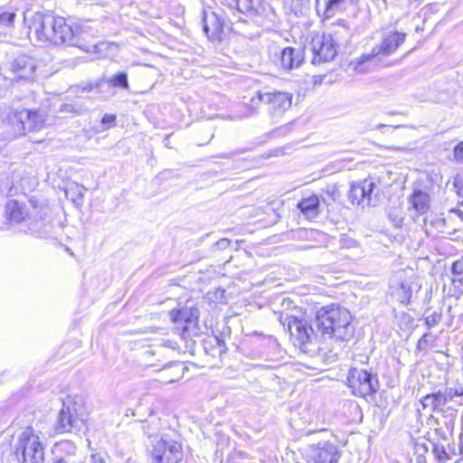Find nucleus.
I'll use <instances>...</instances> for the list:
<instances>
[{
  "label": "nucleus",
  "mask_w": 463,
  "mask_h": 463,
  "mask_svg": "<svg viewBox=\"0 0 463 463\" xmlns=\"http://www.w3.org/2000/svg\"><path fill=\"white\" fill-rule=\"evenodd\" d=\"M223 23L220 16L212 12L210 14L204 13V33L212 42L222 41L223 37Z\"/></svg>",
  "instance_id": "a211bd4d"
},
{
  "label": "nucleus",
  "mask_w": 463,
  "mask_h": 463,
  "mask_svg": "<svg viewBox=\"0 0 463 463\" xmlns=\"http://www.w3.org/2000/svg\"><path fill=\"white\" fill-rule=\"evenodd\" d=\"M384 126H385V125H383V124H379V125L377 126V128H383V127H384Z\"/></svg>",
  "instance_id": "a18cd8bd"
},
{
  "label": "nucleus",
  "mask_w": 463,
  "mask_h": 463,
  "mask_svg": "<svg viewBox=\"0 0 463 463\" xmlns=\"http://www.w3.org/2000/svg\"><path fill=\"white\" fill-rule=\"evenodd\" d=\"M159 429L158 420H150L146 424L143 425V430L146 433L148 438L156 439Z\"/></svg>",
  "instance_id": "a878e982"
},
{
  "label": "nucleus",
  "mask_w": 463,
  "mask_h": 463,
  "mask_svg": "<svg viewBox=\"0 0 463 463\" xmlns=\"http://www.w3.org/2000/svg\"><path fill=\"white\" fill-rule=\"evenodd\" d=\"M173 382H175L174 379H170V380L167 381V383H173Z\"/></svg>",
  "instance_id": "49530a36"
},
{
  "label": "nucleus",
  "mask_w": 463,
  "mask_h": 463,
  "mask_svg": "<svg viewBox=\"0 0 463 463\" xmlns=\"http://www.w3.org/2000/svg\"><path fill=\"white\" fill-rule=\"evenodd\" d=\"M453 184H454V186L456 188H458V189L461 188V186H462V179H461V177L458 175L454 177Z\"/></svg>",
  "instance_id": "a19ab883"
},
{
  "label": "nucleus",
  "mask_w": 463,
  "mask_h": 463,
  "mask_svg": "<svg viewBox=\"0 0 463 463\" xmlns=\"http://www.w3.org/2000/svg\"><path fill=\"white\" fill-rule=\"evenodd\" d=\"M116 119V115L105 114L101 118V124L105 126L104 129H108L115 126Z\"/></svg>",
  "instance_id": "473e14b6"
},
{
  "label": "nucleus",
  "mask_w": 463,
  "mask_h": 463,
  "mask_svg": "<svg viewBox=\"0 0 463 463\" xmlns=\"http://www.w3.org/2000/svg\"><path fill=\"white\" fill-rule=\"evenodd\" d=\"M152 457L156 463H178L183 458V449L179 443L163 438L152 441Z\"/></svg>",
  "instance_id": "9d476101"
},
{
  "label": "nucleus",
  "mask_w": 463,
  "mask_h": 463,
  "mask_svg": "<svg viewBox=\"0 0 463 463\" xmlns=\"http://www.w3.org/2000/svg\"><path fill=\"white\" fill-rule=\"evenodd\" d=\"M341 245L342 247H356L357 242L353 239L345 237L341 239Z\"/></svg>",
  "instance_id": "58836bf2"
},
{
  "label": "nucleus",
  "mask_w": 463,
  "mask_h": 463,
  "mask_svg": "<svg viewBox=\"0 0 463 463\" xmlns=\"http://www.w3.org/2000/svg\"><path fill=\"white\" fill-rule=\"evenodd\" d=\"M453 158L457 163L463 165V141L454 147Z\"/></svg>",
  "instance_id": "7c9ffc66"
},
{
  "label": "nucleus",
  "mask_w": 463,
  "mask_h": 463,
  "mask_svg": "<svg viewBox=\"0 0 463 463\" xmlns=\"http://www.w3.org/2000/svg\"><path fill=\"white\" fill-rule=\"evenodd\" d=\"M168 138H169V137H166L165 138V146H168V145H169V142H167V141H168Z\"/></svg>",
  "instance_id": "c03bdc74"
},
{
  "label": "nucleus",
  "mask_w": 463,
  "mask_h": 463,
  "mask_svg": "<svg viewBox=\"0 0 463 463\" xmlns=\"http://www.w3.org/2000/svg\"><path fill=\"white\" fill-rule=\"evenodd\" d=\"M310 45L314 64L332 61L337 53L336 44L331 34L316 35Z\"/></svg>",
  "instance_id": "9b49d317"
},
{
  "label": "nucleus",
  "mask_w": 463,
  "mask_h": 463,
  "mask_svg": "<svg viewBox=\"0 0 463 463\" xmlns=\"http://www.w3.org/2000/svg\"><path fill=\"white\" fill-rule=\"evenodd\" d=\"M8 121L20 135L38 131L44 126V118L41 113L24 109L11 111Z\"/></svg>",
  "instance_id": "423d86ee"
},
{
  "label": "nucleus",
  "mask_w": 463,
  "mask_h": 463,
  "mask_svg": "<svg viewBox=\"0 0 463 463\" xmlns=\"http://www.w3.org/2000/svg\"><path fill=\"white\" fill-rule=\"evenodd\" d=\"M82 463H106L105 458L99 453L91 454L90 458H86Z\"/></svg>",
  "instance_id": "f704fd0d"
},
{
  "label": "nucleus",
  "mask_w": 463,
  "mask_h": 463,
  "mask_svg": "<svg viewBox=\"0 0 463 463\" xmlns=\"http://www.w3.org/2000/svg\"><path fill=\"white\" fill-rule=\"evenodd\" d=\"M354 395L365 397L376 392L377 381L365 370L352 369L347 377Z\"/></svg>",
  "instance_id": "ddd939ff"
},
{
  "label": "nucleus",
  "mask_w": 463,
  "mask_h": 463,
  "mask_svg": "<svg viewBox=\"0 0 463 463\" xmlns=\"http://www.w3.org/2000/svg\"><path fill=\"white\" fill-rule=\"evenodd\" d=\"M68 451H70V454H68L65 457H61L60 458H57L54 463H74L72 460V456L75 455L76 452V447L71 443V442H64L61 444Z\"/></svg>",
  "instance_id": "393cba45"
},
{
  "label": "nucleus",
  "mask_w": 463,
  "mask_h": 463,
  "mask_svg": "<svg viewBox=\"0 0 463 463\" xmlns=\"http://www.w3.org/2000/svg\"><path fill=\"white\" fill-rule=\"evenodd\" d=\"M452 213L457 215L458 218H460L461 220H463V212L459 209H454L452 210Z\"/></svg>",
  "instance_id": "79ce46f5"
},
{
  "label": "nucleus",
  "mask_w": 463,
  "mask_h": 463,
  "mask_svg": "<svg viewBox=\"0 0 463 463\" xmlns=\"http://www.w3.org/2000/svg\"><path fill=\"white\" fill-rule=\"evenodd\" d=\"M430 195L421 190H415L411 195L409 202L418 213H424L430 209Z\"/></svg>",
  "instance_id": "412c9836"
},
{
  "label": "nucleus",
  "mask_w": 463,
  "mask_h": 463,
  "mask_svg": "<svg viewBox=\"0 0 463 463\" xmlns=\"http://www.w3.org/2000/svg\"><path fill=\"white\" fill-rule=\"evenodd\" d=\"M345 1L346 0H317V5L318 6L320 3L323 2L325 5L324 14L326 17H331L335 14L339 5L344 4Z\"/></svg>",
  "instance_id": "b1692460"
},
{
  "label": "nucleus",
  "mask_w": 463,
  "mask_h": 463,
  "mask_svg": "<svg viewBox=\"0 0 463 463\" xmlns=\"http://www.w3.org/2000/svg\"><path fill=\"white\" fill-rule=\"evenodd\" d=\"M453 280L463 282V257L456 260L452 265Z\"/></svg>",
  "instance_id": "cd10ccee"
},
{
  "label": "nucleus",
  "mask_w": 463,
  "mask_h": 463,
  "mask_svg": "<svg viewBox=\"0 0 463 463\" xmlns=\"http://www.w3.org/2000/svg\"><path fill=\"white\" fill-rule=\"evenodd\" d=\"M298 207L307 219L316 218L319 213V198L316 195L304 198Z\"/></svg>",
  "instance_id": "aec40b11"
},
{
  "label": "nucleus",
  "mask_w": 463,
  "mask_h": 463,
  "mask_svg": "<svg viewBox=\"0 0 463 463\" xmlns=\"http://www.w3.org/2000/svg\"><path fill=\"white\" fill-rule=\"evenodd\" d=\"M304 61L303 51L299 48L287 47L280 54V64L284 70L298 68Z\"/></svg>",
  "instance_id": "6ab92c4d"
},
{
  "label": "nucleus",
  "mask_w": 463,
  "mask_h": 463,
  "mask_svg": "<svg viewBox=\"0 0 463 463\" xmlns=\"http://www.w3.org/2000/svg\"><path fill=\"white\" fill-rule=\"evenodd\" d=\"M75 190V193L77 194L78 195V200H82L83 198V194H84V192L86 191V188L84 186H80V185H75V187H71L69 188L67 191H66V194L67 196H69V194L73 191ZM77 199H73V202H76Z\"/></svg>",
  "instance_id": "72a5a7b5"
},
{
  "label": "nucleus",
  "mask_w": 463,
  "mask_h": 463,
  "mask_svg": "<svg viewBox=\"0 0 463 463\" xmlns=\"http://www.w3.org/2000/svg\"><path fill=\"white\" fill-rule=\"evenodd\" d=\"M47 204L30 199L28 205L17 200H9L5 204V216L11 223L26 222L33 233H39L43 221L48 215Z\"/></svg>",
  "instance_id": "f03ea898"
},
{
  "label": "nucleus",
  "mask_w": 463,
  "mask_h": 463,
  "mask_svg": "<svg viewBox=\"0 0 463 463\" xmlns=\"http://www.w3.org/2000/svg\"><path fill=\"white\" fill-rule=\"evenodd\" d=\"M405 34L402 33H392L388 35L383 43L375 46L371 53L363 54L358 59H355L351 61L350 65L353 66L354 71L358 73H363L366 71V68L364 67V64L373 58L382 54V55H389L395 52V50L404 42Z\"/></svg>",
  "instance_id": "39448f33"
},
{
  "label": "nucleus",
  "mask_w": 463,
  "mask_h": 463,
  "mask_svg": "<svg viewBox=\"0 0 463 463\" xmlns=\"http://www.w3.org/2000/svg\"><path fill=\"white\" fill-rule=\"evenodd\" d=\"M430 334L425 333L419 340L417 348L420 350H425L428 347Z\"/></svg>",
  "instance_id": "c9c22d12"
},
{
  "label": "nucleus",
  "mask_w": 463,
  "mask_h": 463,
  "mask_svg": "<svg viewBox=\"0 0 463 463\" xmlns=\"http://www.w3.org/2000/svg\"><path fill=\"white\" fill-rule=\"evenodd\" d=\"M52 44H62L67 43L71 46H77L87 52H95L97 45L96 43L82 44L80 37L79 35V29L75 30L67 24L63 17L57 16L55 28H53Z\"/></svg>",
  "instance_id": "6e6552de"
},
{
  "label": "nucleus",
  "mask_w": 463,
  "mask_h": 463,
  "mask_svg": "<svg viewBox=\"0 0 463 463\" xmlns=\"http://www.w3.org/2000/svg\"><path fill=\"white\" fill-rule=\"evenodd\" d=\"M258 97L260 101L269 106L272 117L281 116L292 104V95L288 92H259Z\"/></svg>",
  "instance_id": "4468645a"
},
{
  "label": "nucleus",
  "mask_w": 463,
  "mask_h": 463,
  "mask_svg": "<svg viewBox=\"0 0 463 463\" xmlns=\"http://www.w3.org/2000/svg\"><path fill=\"white\" fill-rule=\"evenodd\" d=\"M36 70V62L33 58L20 54L14 57L8 64L0 69V75L10 80H31Z\"/></svg>",
  "instance_id": "0eeeda50"
},
{
  "label": "nucleus",
  "mask_w": 463,
  "mask_h": 463,
  "mask_svg": "<svg viewBox=\"0 0 463 463\" xmlns=\"http://www.w3.org/2000/svg\"><path fill=\"white\" fill-rule=\"evenodd\" d=\"M441 319V314L438 312H433L432 314L429 315L425 318V324L428 326V328H431L438 325Z\"/></svg>",
  "instance_id": "c85d7f7f"
},
{
  "label": "nucleus",
  "mask_w": 463,
  "mask_h": 463,
  "mask_svg": "<svg viewBox=\"0 0 463 463\" xmlns=\"http://www.w3.org/2000/svg\"><path fill=\"white\" fill-rule=\"evenodd\" d=\"M443 394L447 395V402L449 400L453 399L455 396H461L463 394V392H459L457 389H449L446 391Z\"/></svg>",
  "instance_id": "4c0bfd02"
},
{
  "label": "nucleus",
  "mask_w": 463,
  "mask_h": 463,
  "mask_svg": "<svg viewBox=\"0 0 463 463\" xmlns=\"http://www.w3.org/2000/svg\"><path fill=\"white\" fill-rule=\"evenodd\" d=\"M420 402L424 409L429 408L431 411H435L447 403V395L439 391L438 392L425 395Z\"/></svg>",
  "instance_id": "4be33fe9"
},
{
  "label": "nucleus",
  "mask_w": 463,
  "mask_h": 463,
  "mask_svg": "<svg viewBox=\"0 0 463 463\" xmlns=\"http://www.w3.org/2000/svg\"><path fill=\"white\" fill-rule=\"evenodd\" d=\"M164 346L169 347L172 350L178 348V344L175 341L167 340L163 344Z\"/></svg>",
  "instance_id": "ea45409f"
},
{
  "label": "nucleus",
  "mask_w": 463,
  "mask_h": 463,
  "mask_svg": "<svg viewBox=\"0 0 463 463\" xmlns=\"http://www.w3.org/2000/svg\"><path fill=\"white\" fill-rule=\"evenodd\" d=\"M241 12H248L253 8L252 0H233Z\"/></svg>",
  "instance_id": "c756f323"
},
{
  "label": "nucleus",
  "mask_w": 463,
  "mask_h": 463,
  "mask_svg": "<svg viewBox=\"0 0 463 463\" xmlns=\"http://www.w3.org/2000/svg\"><path fill=\"white\" fill-rule=\"evenodd\" d=\"M56 19L57 16L50 14L30 10L24 13V22L28 27L29 36L42 43H52Z\"/></svg>",
  "instance_id": "20e7f679"
},
{
  "label": "nucleus",
  "mask_w": 463,
  "mask_h": 463,
  "mask_svg": "<svg viewBox=\"0 0 463 463\" xmlns=\"http://www.w3.org/2000/svg\"><path fill=\"white\" fill-rule=\"evenodd\" d=\"M315 324L325 339L335 343L348 342L354 334L351 313L338 306L325 307L318 310Z\"/></svg>",
  "instance_id": "f257e3e1"
},
{
  "label": "nucleus",
  "mask_w": 463,
  "mask_h": 463,
  "mask_svg": "<svg viewBox=\"0 0 463 463\" xmlns=\"http://www.w3.org/2000/svg\"><path fill=\"white\" fill-rule=\"evenodd\" d=\"M59 111L61 113H71L78 115L80 114V109L74 104L64 103L61 106Z\"/></svg>",
  "instance_id": "2f4dec72"
},
{
  "label": "nucleus",
  "mask_w": 463,
  "mask_h": 463,
  "mask_svg": "<svg viewBox=\"0 0 463 463\" xmlns=\"http://www.w3.org/2000/svg\"><path fill=\"white\" fill-rule=\"evenodd\" d=\"M170 317L174 323H184L182 332L183 337H185V335L188 336L200 335L198 309L172 310Z\"/></svg>",
  "instance_id": "dca6fc26"
},
{
  "label": "nucleus",
  "mask_w": 463,
  "mask_h": 463,
  "mask_svg": "<svg viewBox=\"0 0 463 463\" xmlns=\"http://www.w3.org/2000/svg\"><path fill=\"white\" fill-rule=\"evenodd\" d=\"M375 184L372 180H364L358 184H352L348 197L353 204H362L363 207L373 205L372 194Z\"/></svg>",
  "instance_id": "f3484780"
},
{
  "label": "nucleus",
  "mask_w": 463,
  "mask_h": 463,
  "mask_svg": "<svg viewBox=\"0 0 463 463\" xmlns=\"http://www.w3.org/2000/svg\"><path fill=\"white\" fill-rule=\"evenodd\" d=\"M15 456L19 463H43L44 448L32 427H27L20 434L15 445Z\"/></svg>",
  "instance_id": "7ed1b4c3"
},
{
  "label": "nucleus",
  "mask_w": 463,
  "mask_h": 463,
  "mask_svg": "<svg viewBox=\"0 0 463 463\" xmlns=\"http://www.w3.org/2000/svg\"><path fill=\"white\" fill-rule=\"evenodd\" d=\"M16 14L13 11H5L0 14V25L12 27L14 23Z\"/></svg>",
  "instance_id": "bb28decb"
},
{
  "label": "nucleus",
  "mask_w": 463,
  "mask_h": 463,
  "mask_svg": "<svg viewBox=\"0 0 463 463\" xmlns=\"http://www.w3.org/2000/svg\"><path fill=\"white\" fill-rule=\"evenodd\" d=\"M230 244H231L230 240L221 239L218 241H216L214 247L219 250H225L226 248H228L230 246Z\"/></svg>",
  "instance_id": "e433bc0d"
},
{
  "label": "nucleus",
  "mask_w": 463,
  "mask_h": 463,
  "mask_svg": "<svg viewBox=\"0 0 463 463\" xmlns=\"http://www.w3.org/2000/svg\"><path fill=\"white\" fill-rule=\"evenodd\" d=\"M82 420L79 417L76 404L70 400L63 402L62 407L54 425L56 433H69L80 430Z\"/></svg>",
  "instance_id": "f8f14e48"
},
{
  "label": "nucleus",
  "mask_w": 463,
  "mask_h": 463,
  "mask_svg": "<svg viewBox=\"0 0 463 463\" xmlns=\"http://www.w3.org/2000/svg\"><path fill=\"white\" fill-rule=\"evenodd\" d=\"M107 82L113 88H119L123 90L129 89L128 74L125 71H119L109 78Z\"/></svg>",
  "instance_id": "5701e85b"
},
{
  "label": "nucleus",
  "mask_w": 463,
  "mask_h": 463,
  "mask_svg": "<svg viewBox=\"0 0 463 463\" xmlns=\"http://www.w3.org/2000/svg\"><path fill=\"white\" fill-rule=\"evenodd\" d=\"M394 150H398V151H406L407 149L404 148V147H395L393 148Z\"/></svg>",
  "instance_id": "37998d69"
},
{
  "label": "nucleus",
  "mask_w": 463,
  "mask_h": 463,
  "mask_svg": "<svg viewBox=\"0 0 463 463\" xmlns=\"http://www.w3.org/2000/svg\"><path fill=\"white\" fill-rule=\"evenodd\" d=\"M279 319L284 328L288 331L296 345H303L310 342L314 330L306 321L288 313L281 314Z\"/></svg>",
  "instance_id": "1a4fd4ad"
},
{
  "label": "nucleus",
  "mask_w": 463,
  "mask_h": 463,
  "mask_svg": "<svg viewBox=\"0 0 463 463\" xmlns=\"http://www.w3.org/2000/svg\"><path fill=\"white\" fill-rule=\"evenodd\" d=\"M312 463H336L339 458L337 448L329 441H319L310 444L307 450Z\"/></svg>",
  "instance_id": "2eb2a0df"
}]
</instances>
